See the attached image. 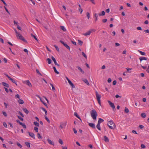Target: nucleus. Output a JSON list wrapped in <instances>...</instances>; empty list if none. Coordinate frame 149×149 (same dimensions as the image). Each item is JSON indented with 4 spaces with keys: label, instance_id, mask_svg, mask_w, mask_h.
<instances>
[{
    "label": "nucleus",
    "instance_id": "f257e3e1",
    "mask_svg": "<svg viewBox=\"0 0 149 149\" xmlns=\"http://www.w3.org/2000/svg\"><path fill=\"white\" fill-rule=\"evenodd\" d=\"M90 113L91 116L93 119L94 120H96L97 116V113L96 111L95 110L93 109L91 111Z\"/></svg>",
    "mask_w": 149,
    "mask_h": 149
},
{
    "label": "nucleus",
    "instance_id": "f03ea898",
    "mask_svg": "<svg viewBox=\"0 0 149 149\" xmlns=\"http://www.w3.org/2000/svg\"><path fill=\"white\" fill-rule=\"evenodd\" d=\"M94 31V30L93 29H90L88 31L85 33H83V35L85 36H87L90 35L92 32Z\"/></svg>",
    "mask_w": 149,
    "mask_h": 149
},
{
    "label": "nucleus",
    "instance_id": "7ed1b4c3",
    "mask_svg": "<svg viewBox=\"0 0 149 149\" xmlns=\"http://www.w3.org/2000/svg\"><path fill=\"white\" fill-rule=\"evenodd\" d=\"M17 37H18L19 39L20 40H22L25 42H27L26 40L24 38V37L20 34H19Z\"/></svg>",
    "mask_w": 149,
    "mask_h": 149
},
{
    "label": "nucleus",
    "instance_id": "20e7f679",
    "mask_svg": "<svg viewBox=\"0 0 149 149\" xmlns=\"http://www.w3.org/2000/svg\"><path fill=\"white\" fill-rule=\"evenodd\" d=\"M108 102L110 105V106L112 108L113 110L115 111L116 109L115 108V105L113 103H112L110 101L108 100Z\"/></svg>",
    "mask_w": 149,
    "mask_h": 149
},
{
    "label": "nucleus",
    "instance_id": "39448f33",
    "mask_svg": "<svg viewBox=\"0 0 149 149\" xmlns=\"http://www.w3.org/2000/svg\"><path fill=\"white\" fill-rule=\"evenodd\" d=\"M60 42L67 49L69 50L70 49V47L67 44L61 40L60 41Z\"/></svg>",
    "mask_w": 149,
    "mask_h": 149
},
{
    "label": "nucleus",
    "instance_id": "423d86ee",
    "mask_svg": "<svg viewBox=\"0 0 149 149\" xmlns=\"http://www.w3.org/2000/svg\"><path fill=\"white\" fill-rule=\"evenodd\" d=\"M23 83L24 84H26L29 87H32V85L29 80L23 81Z\"/></svg>",
    "mask_w": 149,
    "mask_h": 149
},
{
    "label": "nucleus",
    "instance_id": "0eeeda50",
    "mask_svg": "<svg viewBox=\"0 0 149 149\" xmlns=\"http://www.w3.org/2000/svg\"><path fill=\"white\" fill-rule=\"evenodd\" d=\"M96 96L97 98V100H100L101 96V95L98 93L97 91H96Z\"/></svg>",
    "mask_w": 149,
    "mask_h": 149
},
{
    "label": "nucleus",
    "instance_id": "6e6552de",
    "mask_svg": "<svg viewBox=\"0 0 149 149\" xmlns=\"http://www.w3.org/2000/svg\"><path fill=\"white\" fill-rule=\"evenodd\" d=\"M52 59L54 62V63L56 65L58 66H60V65L57 63L56 59L53 56H52Z\"/></svg>",
    "mask_w": 149,
    "mask_h": 149
},
{
    "label": "nucleus",
    "instance_id": "1a4fd4ad",
    "mask_svg": "<svg viewBox=\"0 0 149 149\" xmlns=\"http://www.w3.org/2000/svg\"><path fill=\"white\" fill-rule=\"evenodd\" d=\"M66 125V122L65 123H61V124L60 125V127H61V129L63 128L64 127H65Z\"/></svg>",
    "mask_w": 149,
    "mask_h": 149
},
{
    "label": "nucleus",
    "instance_id": "9d476101",
    "mask_svg": "<svg viewBox=\"0 0 149 149\" xmlns=\"http://www.w3.org/2000/svg\"><path fill=\"white\" fill-rule=\"evenodd\" d=\"M29 134V135L31 137L33 138V139H35V135L32 132H28Z\"/></svg>",
    "mask_w": 149,
    "mask_h": 149
},
{
    "label": "nucleus",
    "instance_id": "9b49d317",
    "mask_svg": "<svg viewBox=\"0 0 149 149\" xmlns=\"http://www.w3.org/2000/svg\"><path fill=\"white\" fill-rule=\"evenodd\" d=\"M108 122L109 123L108 124H109H109L110 125H113V126L115 128L116 127V125L114 123L113 121L112 120H111Z\"/></svg>",
    "mask_w": 149,
    "mask_h": 149
},
{
    "label": "nucleus",
    "instance_id": "f8f14e48",
    "mask_svg": "<svg viewBox=\"0 0 149 149\" xmlns=\"http://www.w3.org/2000/svg\"><path fill=\"white\" fill-rule=\"evenodd\" d=\"M88 125L90 127H92L93 128H94V129L95 128V124L93 123H89Z\"/></svg>",
    "mask_w": 149,
    "mask_h": 149
},
{
    "label": "nucleus",
    "instance_id": "ddd939ff",
    "mask_svg": "<svg viewBox=\"0 0 149 149\" xmlns=\"http://www.w3.org/2000/svg\"><path fill=\"white\" fill-rule=\"evenodd\" d=\"M139 60L141 62L143 60H147V58L145 57H140L139 58Z\"/></svg>",
    "mask_w": 149,
    "mask_h": 149
},
{
    "label": "nucleus",
    "instance_id": "4468645a",
    "mask_svg": "<svg viewBox=\"0 0 149 149\" xmlns=\"http://www.w3.org/2000/svg\"><path fill=\"white\" fill-rule=\"evenodd\" d=\"M68 82L70 85L72 87V88H75V86L70 80Z\"/></svg>",
    "mask_w": 149,
    "mask_h": 149
},
{
    "label": "nucleus",
    "instance_id": "2eb2a0df",
    "mask_svg": "<svg viewBox=\"0 0 149 149\" xmlns=\"http://www.w3.org/2000/svg\"><path fill=\"white\" fill-rule=\"evenodd\" d=\"M2 84L4 86L8 88L9 87V85L8 84L4 82H3L2 83Z\"/></svg>",
    "mask_w": 149,
    "mask_h": 149
},
{
    "label": "nucleus",
    "instance_id": "dca6fc26",
    "mask_svg": "<svg viewBox=\"0 0 149 149\" xmlns=\"http://www.w3.org/2000/svg\"><path fill=\"white\" fill-rule=\"evenodd\" d=\"M77 68L83 74L84 73V71L82 70V69L79 66H77Z\"/></svg>",
    "mask_w": 149,
    "mask_h": 149
},
{
    "label": "nucleus",
    "instance_id": "f3484780",
    "mask_svg": "<svg viewBox=\"0 0 149 149\" xmlns=\"http://www.w3.org/2000/svg\"><path fill=\"white\" fill-rule=\"evenodd\" d=\"M83 81L87 85L89 86L90 85V84L88 82V80L86 79H85L83 80Z\"/></svg>",
    "mask_w": 149,
    "mask_h": 149
},
{
    "label": "nucleus",
    "instance_id": "a211bd4d",
    "mask_svg": "<svg viewBox=\"0 0 149 149\" xmlns=\"http://www.w3.org/2000/svg\"><path fill=\"white\" fill-rule=\"evenodd\" d=\"M98 119L99 120L98 121L97 123L99 124H100V123L103 122L104 121V120L103 119L100 118H99Z\"/></svg>",
    "mask_w": 149,
    "mask_h": 149
},
{
    "label": "nucleus",
    "instance_id": "6ab92c4d",
    "mask_svg": "<svg viewBox=\"0 0 149 149\" xmlns=\"http://www.w3.org/2000/svg\"><path fill=\"white\" fill-rule=\"evenodd\" d=\"M47 140L49 144L52 145H54V142H52L51 140L49 139H48Z\"/></svg>",
    "mask_w": 149,
    "mask_h": 149
},
{
    "label": "nucleus",
    "instance_id": "aec40b11",
    "mask_svg": "<svg viewBox=\"0 0 149 149\" xmlns=\"http://www.w3.org/2000/svg\"><path fill=\"white\" fill-rule=\"evenodd\" d=\"M141 116L143 118H145L146 116V114L145 113H142L141 115Z\"/></svg>",
    "mask_w": 149,
    "mask_h": 149
},
{
    "label": "nucleus",
    "instance_id": "412c9836",
    "mask_svg": "<svg viewBox=\"0 0 149 149\" xmlns=\"http://www.w3.org/2000/svg\"><path fill=\"white\" fill-rule=\"evenodd\" d=\"M23 111L26 114H28L29 113V111L26 108H23L22 109Z\"/></svg>",
    "mask_w": 149,
    "mask_h": 149
},
{
    "label": "nucleus",
    "instance_id": "4be33fe9",
    "mask_svg": "<svg viewBox=\"0 0 149 149\" xmlns=\"http://www.w3.org/2000/svg\"><path fill=\"white\" fill-rule=\"evenodd\" d=\"M18 102L19 104H22L24 103L23 100L22 99H19L18 100Z\"/></svg>",
    "mask_w": 149,
    "mask_h": 149
},
{
    "label": "nucleus",
    "instance_id": "5701e85b",
    "mask_svg": "<svg viewBox=\"0 0 149 149\" xmlns=\"http://www.w3.org/2000/svg\"><path fill=\"white\" fill-rule=\"evenodd\" d=\"M74 115L75 116L77 117L78 118H79V120H81V121H82L81 120L79 117V116L77 114V113L75 112L74 114Z\"/></svg>",
    "mask_w": 149,
    "mask_h": 149
},
{
    "label": "nucleus",
    "instance_id": "b1692460",
    "mask_svg": "<svg viewBox=\"0 0 149 149\" xmlns=\"http://www.w3.org/2000/svg\"><path fill=\"white\" fill-rule=\"evenodd\" d=\"M104 141L106 142H109V140L107 136H104Z\"/></svg>",
    "mask_w": 149,
    "mask_h": 149
},
{
    "label": "nucleus",
    "instance_id": "393cba45",
    "mask_svg": "<svg viewBox=\"0 0 149 149\" xmlns=\"http://www.w3.org/2000/svg\"><path fill=\"white\" fill-rule=\"evenodd\" d=\"M96 127L100 131L101 130V129L100 127V124L97 123L96 125Z\"/></svg>",
    "mask_w": 149,
    "mask_h": 149
},
{
    "label": "nucleus",
    "instance_id": "a878e982",
    "mask_svg": "<svg viewBox=\"0 0 149 149\" xmlns=\"http://www.w3.org/2000/svg\"><path fill=\"white\" fill-rule=\"evenodd\" d=\"M33 124L36 125V127H39V123L37 122H34Z\"/></svg>",
    "mask_w": 149,
    "mask_h": 149
},
{
    "label": "nucleus",
    "instance_id": "bb28decb",
    "mask_svg": "<svg viewBox=\"0 0 149 149\" xmlns=\"http://www.w3.org/2000/svg\"><path fill=\"white\" fill-rule=\"evenodd\" d=\"M53 68L54 71V72H55V73H56L57 74H59V72L57 71V70H56V68L55 67H54V66L53 67Z\"/></svg>",
    "mask_w": 149,
    "mask_h": 149
},
{
    "label": "nucleus",
    "instance_id": "cd10ccee",
    "mask_svg": "<svg viewBox=\"0 0 149 149\" xmlns=\"http://www.w3.org/2000/svg\"><path fill=\"white\" fill-rule=\"evenodd\" d=\"M40 109L42 110L43 111H44V112H45V114L46 115H47V110L44 108L43 107H41Z\"/></svg>",
    "mask_w": 149,
    "mask_h": 149
},
{
    "label": "nucleus",
    "instance_id": "c85d7f7f",
    "mask_svg": "<svg viewBox=\"0 0 149 149\" xmlns=\"http://www.w3.org/2000/svg\"><path fill=\"white\" fill-rule=\"evenodd\" d=\"M9 80L11 81L14 83H15L16 85H17V83H16L15 81V80H14L13 79L11 78V77L9 79Z\"/></svg>",
    "mask_w": 149,
    "mask_h": 149
},
{
    "label": "nucleus",
    "instance_id": "c756f323",
    "mask_svg": "<svg viewBox=\"0 0 149 149\" xmlns=\"http://www.w3.org/2000/svg\"><path fill=\"white\" fill-rule=\"evenodd\" d=\"M98 17V16L97 14L95 13L94 15V17L95 18V22H96L97 20Z\"/></svg>",
    "mask_w": 149,
    "mask_h": 149
},
{
    "label": "nucleus",
    "instance_id": "7c9ffc66",
    "mask_svg": "<svg viewBox=\"0 0 149 149\" xmlns=\"http://www.w3.org/2000/svg\"><path fill=\"white\" fill-rule=\"evenodd\" d=\"M105 12L104 11H102L101 13H100L99 14V15L100 16H104V15H105Z\"/></svg>",
    "mask_w": 149,
    "mask_h": 149
},
{
    "label": "nucleus",
    "instance_id": "2f4dec72",
    "mask_svg": "<svg viewBox=\"0 0 149 149\" xmlns=\"http://www.w3.org/2000/svg\"><path fill=\"white\" fill-rule=\"evenodd\" d=\"M25 144L28 148L30 147V144L29 143L26 142H25Z\"/></svg>",
    "mask_w": 149,
    "mask_h": 149
},
{
    "label": "nucleus",
    "instance_id": "473e14b6",
    "mask_svg": "<svg viewBox=\"0 0 149 149\" xmlns=\"http://www.w3.org/2000/svg\"><path fill=\"white\" fill-rule=\"evenodd\" d=\"M50 85L52 87V90L54 92H55V88L53 86V85L51 83H50Z\"/></svg>",
    "mask_w": 149,
    "mask_h": 149
},
{
    "label": "nucleus",
    "instance_id": "72a5a7b5",
    "mask_svg": "<svg viewBox=\"0 0 149 149\" xmlns=\"http://www.w3.org/2000/svg\"><path fill=\"white\" fill-rule=\"evenodd\" d=\"M37 137L38 139H42V137L40 135V134L39 133H38L37 134Z\"/></svg>",
    "mask_w": 149,
    "mask_h": 149
},
{
    "label": "nucleus",
    "instance_id": "f704fd0d",
    "mask_svg": "<svg viewBox=\"0 0 149 149\" xmlns=\"http://www.w3.org/2000/svg\"><path fill=\"white\" fill-rule=\"evenodd\" d=\"M138 52H139V53L142 55H146V53L144 52H142L141 51L138 50Z\"/></svg>",
    "mask_w": 149,
    "mask_h": 149
},
{
    "label": "nucleus",
    "instance_id": "c9c22d12",
    "mask_svg": "<svg viewBox=\"0 0 149 149\" xmlns=\"http://www.w3.org/2000/svg\"><path fill=\"white\" fill-rule=\"evenodd\" d=\"M47 61H48L49 64H50L51 63L52 60L50 58H47Z\"/></svg>",
    "mask_w": 149,
    "mask_h": 149
},
{
    "label": "nucleus",
    "instance_id": "e433bc0d",
    "mask_svg": "<svg viewBox=\"0 0 149 149\" xmlns=\"http://www.w3.org/2000/svg\"><path fill=\"white\" fill-rule=\"evenodd\" d=\"M78 44L79 45H82V44L83 43V42L82 41H81L79 40H78Z\"/></svg>",
    "mask_w": 149,
    "mask_h": 149
},
{
    "label": "nucleus",
    "instance_id": "4c0bfd02",
    "mask_svg": "<svg viewBox=\"0 0 149 149\" xmlns=\"http://www.w3.org/2000/svg\"><path fill=\"white\" fill-rule=\"evenodd\" d=\"M60 27L61 29L63 30L64 31H66V29L65 28L64 26H61Z\"/></svg>",
    "mask_w": 149,
    "mask_h": 149
},
{
    "label": "nucleus",
    "instance_id": "58836bf2",
    "mask_svg": "<svg viewBox=\"0 0 149 149\" xmlns=\"http://www.w3.org/2000/svg\"><path fill=\"white\" fill-rule=\"evenodd\" d=\"M17 117H18V118L21 121H23L24 120V119L23 118H22V117H21V116H17Z\"/></svg>",
    "mask_w": 149,
    "mask_h": 149
},
{
    "label": "nucleus",
    "instance_id": "ea45409f",
    "mask_svg": "<svg viewBox=\"0 0 149 149\" xmlns=\"http://www.w3.org/2000/svg\"><path fill=\"white\" fill-rule=\"evenodd\" d=\"M31 36L32 37H33L37 41H38V40L37 38L36 37V36H35L34 35H33L32 34H31Z\"/></svg>",
    "mask_w": 149,
    "mask_h": 149
},
{
    "label": "nucleus",
    "instance_id": "a19ab883",
    "mask_svg": "<svg viewBox=\"0 0 149 149\" xmlns=\"http://www.w3.org/2000/svg\"><path fill=\"white\" fill-rule=\"evenodd\" d=\"M82 55L86 59H87V56L83 52H82Z\"/></svg>",
    "mask_w": 149,
    "mask_h": 149
},
{
    "label": "nucleus",
    "instance_id": "79ce46f5",
    "mask_svg": "<svg viewBox=\"0 0 149 149\" xmlns=\"http://www.w3.org/2000/svg\"><path fill=\"white\" fill-rule=\"evenodd\" d=\"M125 113H128L129 112V109H128L126 107H125Z\"/></svg>",
    "mask_w": 149,
    "mask_h": 149
},
{
    "label": "nucleus",
    "instance_id": "37998d69",
    "mask_svg": "<svg viewBox=\"0 0 149 149\" xmlns=\"http://www.w3.org/2000/svg\"><path fill=\"white\" fill-rule=\"evenodd\" d=\"M45 119H46V120L49 123H50V120H49V119L46 116H45Z\"/></svg>",
    "mask_w": 149,
    "mask_h": 149
},
{
    "label": "nucleus",
    "instance_id": "c03bdc74",
    "mask_svg": "<svg viewBox=\"0 0 149 149\" xmlns=\"http://www.w3.org/2000/svg\"><path fill=\"white\" fill-rule=\"evenodd\" d=\"M54 46L55 47V48L56 49V50H57V51L58 52H59V49L58 48V46H57L56 45H54Z\"/></svg>",
    "mask_w": 149,
    "mask_h": 149
},
{
    "label": "nucleus",
    "instance_id": "a18cd8bd",
    "mask_svg": "<svg viewBox=\"0 0 149 149\" xmlns=\"http://www.w3.org/2000/svg\"><path fill=\"white\" fill-rule=\"evenodd\" d=\"M59 143L61 145H62L63 144V141L62 139H59L58 140Z\"/></svg>",
    "mask_w": 149,
    "mask_h": 149
},
{
    "label": "nucleus",
    "instance_id": "49530a36",
    "mask_svg": "<svg viewBox=\"0 0 149 149\" xmlns=\"http://www.w3.org/2000/svg\"><path fill=\"white\" fill-rule=\"evenodd\" d=\"M36 72L39 75H40L41 76L42 75V74L40 72L39 70L38 69H36Z\"/></svg>",
    "mask_w": 149,
    "mask_h": 149
},
{
    "label": "nucleus",
    "instance_id": "de8ad7c7",
    "mask_svg": "<svg viewBox=\"0 0 149 149\" xmlns=\"http://www.w3.org/2000/svg\"><path fill=\"white\" fill-rule=\"evenodd\" d=\"M34 130L36 132H38V128L36 127H34Z\"/></svg>",
    "mask_w": 149,
    "mask_h": 149
},
{
    "label": "nucleus",
    "instance_id": "09e8293b",
    "mask_svg": "<svg viewBox=\"0 0 149 149\" xmlns=\"http://www.w3.org/2000/svg\"><path fill=\"white\" fill-rule=\"evenodd\" d=\"M126 69L127 70V72H128L130 73L131 72V71H130L132 69V68H126Z\"/></svg>",
    "mask_w": 149,
    "mask_h": 149
},
{
    "label": "nucleus",
    "instance_id": "8fccbe9b",
    "mask_svg": "<svg viewBox=\"0 0 149 149\" xmlns=\"http://www.w3.org/2000/svg\"><path fill=\"white\" fill-rule=\"evenodd\" d=\"M16 122L17 123L19 124L20 125H21L22 124V123L20 122L19 120H18V119L17 120H16Z\"/></svg>",
    "mask_w": 149,
    "mask_h": 149
},
{
    "label": "nucleus",
    "instance_id": "3c124183",
    "mask_svg": "<svg viewBox=\"0 0 149 149\" xmlns=\"http://www.w3.org/2000/svg\"><path fill=\"white\" fill-rule=\"evenodd\" d=\"M18 112V113L22 117H24V115L21 112H20V111H19Z\"/></svg>",
    "mask_w": 149,
    "mask_h": 149
},
{
    "label": "nucleus",
    "instance_id": "603ef678",
    "mask_svg": "<svg viewBox=\"0 0 149 149\" xmlns=\"http://www.w3.org/2000/svg\"><path fill=\"white\" fill-rule=\"evenodd\" d=\"M21 125H22L24 128H26V126L24 123H22V124Z\"/></svg>",
    "mask_w": 149,
    "mask_h": 149
},
{
    "label": "nucleus",
    "instance_id": "864d4df0",
    "mask_svg": "<svg viewBox=\"0 0 149 149\" xmlns=\"http://www.w3.org/2000/svg\"><path fill=\"white\" fill-rule=\"evenodd\" d=\"M86 15L88 17V19H89L90 17V13L88 12H87L86 13Z\"/></svg>",
    "mask_w": 149,
    "mask_h": 149
},
{
    "label": "nucleus",
    "instance_id": "5fc2aeb1",
    "mask_svg": "<svg viewBox=\"0 0 149 149\" xmlns=\"http://www.w3.org/2000/svg\"><path fill=\"white\" fill-rule=\"evenodd\" d=\"M4 8L5 9L6 11L7 12V13L9 15H10V13L8 11V10L7 9V8L5 6H4Z\"/></svg>",
    "mask_w": 149,
    "mask_h": 149
},
{
    "label": "nucleus",
    "instance_id": "6e6d98bb",
    "mask_svg": "<svg viewBox=\"0 0 149 149\" xmlns=\"http://www.w3.org/2000/svg\"><path fill=\"white\" fill-rule=\"evenodd\" d=\"M17 145L20 148H21L22 147V146L19 143L17 142Z\"/></svg>",
    "mask_w": 149,
    "mask_h": 149
},
{
    "label": "nucleus",
    "instance_id": "4d7b16f0",
    "mask_svg": "<svg viewBox=\"0 0 149 149\" xmlns=\"http://www.w3.org/2000/svg\"><path fill=\"white\" fill-rule=\"evenodd\" d=\"M15 97H17V98H18V99H20V97L19 96V94H17L16 95H15Z\"/></svg>",
    "mask_w": 149,
    "mask_h": 149
},
{
    "label": "nucleus",
    "instance_id": "13d9d810",
    "mask_svg": "<svg viewBox=\"0 0 149 149\" xmlns=\"http://www.w3.org/2000/svg\"><path fill=\"white\" fill-rule=\"evenodd\" d=\"M3 115L5 117H6L7 116V114L5 112H3Z\"/></svg>",
    "mask_w": 149,
    "mask_h": 149
},
{
    "label": "nucleus",
    "instance_id": "bf43d9fd",
    "mask_svg": "<svg viewBox=\"0 0 149 149\" xmlns=\"http://www.w3.org/2000/svg\"><path fill=\"white\" fill-rule=\"evenodd\" d=\"M3 126L6 128L7 127V124L5 122H4L3 123Z\"/></svg>",
    "mask_w": 149,
    "mask_h": 149
},
{
    "label": "nucleus",
    "instance_id": "052dcab7",
    "mask_svg": "<svg viewBox=\"0 0 149 149\" xmlns=\"http://www.w3.org/2000/svg\"><path fill=\"white\" fill-rule=\"evenodd\" d=\"M139 128L140 129H142L144 127V126L142 125H140L139 126Z\"/></svg>",
    "mask_w": 149,
    "mask_h": 149
},
{
    "label": "nucleus",
    "instance_id": "680f3d73",
    "mask_svg": "<svg viewBox=\"0 0 149 149\" xmlns=\"http://www.w3.org/2000/svg\"><path fill=\"white\" fill-rule=\"evenodd\" d=\"M141 147L142 148H146V146L143 144H141Z\"/></svg>",
    "mask_w": 149,
    "mask_h": 149
},
{
    "label": "nucleus",
    "instance_id": "e2e57ef3",
    "mask_svg": "<svg viewBox=\"0 0 149 149\" xmlns=\"http://www.w3.org/2000/svg\"><path fill=\"white\" fill-rule=\"evenodd\" d=\"M117 82L116 80H115L113 82V84L114 85H116Z\"/></svg>",
    "mask_w": 149,
    "mask_h": 149
},
{
    "label": "nucleus",
    "instance_id": "0e129e2a",
    "mask_svg": "<svg viewBox=\"0 0 149 149\" xmlns=\"http://www.w3.org/2000/svg\"><path fill=\"white\" fill-rule=\"evenodd\" d=\"M14 30L16 33V35L17 36L19 34V33L17 31V30L16 29H14Z\"/></svg>",
    "mask_w": 149,
    "mask_h": 149
},
{
    "label": "nucleus",
    "instance_id": "69168bd1",
    "mask_svg": "<svg viewBox=\"0 0 149 149\" xmlns=\"http://www.w3.org/2000/svg\"><path fill=\"white\" fill-rule=\"evenodd\" d=\"M0 1L3 2V3L4 4L5 6H7V4L5 3V2L3 0H0Z\"/></svg>",
    "mask_w": 149,
    "mask_h": 149
},
{
    "label": "nucleus",
    "instance_id": "338daca9",
    "mask_svg": "<svg viewBox=\"0 0 149 149\" xmlns=\"http://www.w3.org/2000/svg\"><path fill=\"white\" fill-rule=\"evenodd\" d=\"M79 11L80 12V13L81 14L83 10L81 8H79Z\"/></svg>",
    "mask_w": 149,
    "mask_h": 149
},
{
    "label": "nucleus",
    "instance_id": "774afa93",
    "mask_svg": "<svg viewBox=\"0 0 149 149\" xmlns=\"http://www.w3.org/2000/svg\"><path fill=\"white\" fill-rule=\"evenodd\" d=\"M137 29L139 30H142V28L141 27L139 26L137 27Z\"/></svg>",
    "mask_w": 149,
    "mask_h": 149
}]
</instances>
